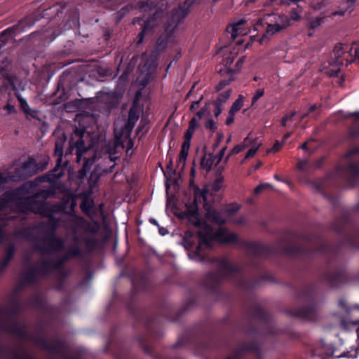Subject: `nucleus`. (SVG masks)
I'll list each match as a JSON object with an SVG mask.
<instances>
[{
  "label": "nucleus",
  "mask_w": 359,
  "mask_h": 359,
  "mask_svg": "<svg viewBox=\"0 0 359 359\" xmlns=\"http://www.w3.org/2000/svg\"><path fill=\"white\" fill-rule=\"evenodd\" d=\"M200 238L199 245L196 248V260H202L203 254L201 250L203 246L211 248L214 241L221 243H236L238 242V236L232 232H229L226 228L220 227L217 231H214L212 229L208 226H202L198 231Z\"/></svg>",
  "instance_id": "f257e3e1"
},
{
  "label": "nucleus",
  "mask_w": 359,
  "mask_h": 359,
  "mask_svg": "<svg viewBox=\"0 0 359 359\" xmlns=\"http://www.w3.org/2000/svg\"><path fill=\"white\" fill-rule=\"evenodd\" d=\"M261 23L266 27V29L264 34L259 39L258 42L263 45L266 43L273 35L290 26V19L286 15L275 13L267 14L264 15Z\"/></svg>",
  "instance_id": "f03ea898"
},
{
  "label": "nucleus",
  "mask_w": 359,
  "mask_h": 359,
  "mask_svg": "<svg viewBox=\"0 0 359 359\" xmlns=\"http://www.w3.org/2000/svg\"><path fill=\"white\" fill-rule=\"evenodd\" d=\"M332 60L341 65H348L353 62H359V44L337 43L332 51Z\"/></svg>",
  "instance_id": "7ed1b4c3"
},
{
  "label": "nucleus",
  "mask_w": 359,
  "mask_h": 359,
  "mask_svg": "<svg viewBox=\"0 0 359 359\" xmlns=\"http://www.w3.org/2000/svg\"><path fill=\"white\" fill-rule=\"evenodd\" d=\"M85 133L86 129L84 128H76L72 135L69 141V152H72L73 149H76V154L77 163L81 162L83 154L88 150V148L84 145V141L83 140Z\"/></svg>",
  "instance_id": "20e7f679"
},
{
  "label": "nucleus",
  "mask_w": 359,
  "mask_h": 359,
  "mask_svg": "<svg viewBox=\"0 0 359 359\" xmlns=\"http://www.w3.org/2000/svg\"><path fill=\"white\" fill-rule=\"evenodd\" d=\"M238 209V206H236L233 210L230 209H226L221 212H218L214 209H209L206 213V217L209 221L214 222L218 224H222L225 222V220L227 217H230Z\"/></svg>",
  "instance_id": "39448f33"
},
{
  "label": "nucleus",
  "mask_w": 359,
  "mask_h": 359,
  "mask_svg": "<svg viewBox=\"0 0 359 359\" xmlns=\"http://www.w3.org/2000/svg\"><path fill=\"white\" fill-rule=\"evenodd\" d=\"M246 21L243 19L239 20L236 22H233L227 28L226 31L229 33L231 37L234 39L238 35H245L250 32L249 27L245 28Z\"/></svg>",
  "instance_id": "423d86ee"
},
{
  "label": "nucleus",
  "mask_w": 359,
  "mask_h": 359,
  "mask_svg": "<svg viewBox=\"0 0 359 359\" xmlns=\"http://www.w3.org/2000/svg\"><path fill=\"white\" fill-rule=\"evenodd\" d=\"M243 62H244V59L243 58H241L237 62V63H236L237 69H227L226 68V69H224V70L222 71V72H224L223 74L226 73L227 74H229L230 75V78L229 79H227V80H226V79L222 80V81H221L218 83V85L217 86V91H219L222 89H223L226 86L229 85L230 83V82L234 79L233 77H231V76L233 74H236V73H237L238 72L240 71L241 66L243 65Z\"/></svg>",
  "instance_id": "0eeeda50"
},
{
  "label": "nucleus",
  "mask_w": 359,
  "mask_h": 359,
  "mask_svg": "<svg viewBox=\"0 0 359 359\" xmlns=\"http://www.w3.org/2000/svg\"><path fill=\"white\" fill-rule=\"evenodd\" d=\"M341 67L342 65L338 62H335L331 57L328 64L325 65L324 72L329 76H335L341 70Z\"/></svg>",
  "instance_id": "6e6552de"
},
{
  "label": "nucleus",
  "mask_w": 359,
  "mask_h": 359,
  "mask_svg": "<svg viewBox=\"0 0 359 359\" xmlns=\"http://www.w3.org/2000/svg\"><path fill=\"white\" fill-rule=\"evenodd\" d=\"M66 141V137L62 135L58 137L55 146V155L57 156V164H60L62 161L63 148Z\"/></svg>",
  "instance_id": "1a4fd4ad"
},
{
  "label": "nucleus",
  "mask_w": 359,
  "mask_h": 359,
  "mask_svg": "<svg viewBox=\"0 0 359 359\" xmlns=\"http://www.w3.org/2000/svg\"><path fill=\"white\" fill-rule=\"evenodd\" d=\"M252 142V137L248 136L243 143L242 144H237L236 145L231 151L229 153L226 158V161L225 162L227 161L228 158L229 156L231 155H235V154H238L239 152H241L243 149H245V147L250 146V143Z\"/></svg>",
  "instance_id": "9d476101"
},
{
  "label": "nucleus",
  "mask_w": 359,
  "mask_h": 359,
  "mask_svg": "<svg viewBox=\"0 0 359 359\" xmlns=\"http://www.w3.org/2000/svg\"><path fill=\"white\" fill-rule=\"evenodd\" d=\"M215 159L212 153L205 154L201 161V168L210 171L212 168Z\"/></svg>",
  "instance_id": "9b49d317"
},
{
  "label": "nucleus",
  "mask_w": 359,
  "mask_h": 359,
  "mask_svg": "<svg viewBox=\"0 0 359 359\" xmlns=\"http://www.w3.org/2000/svg\"><path fill=\"white\" fill-rule=\"evenodd\" d=\"M198 127V120L196 117H193L189 121V128L187 130L184 137L191 139L196 129Z\"/></svg>",
  "instance_id": "f8f14e48"
},
{
  "label": "nucleus",
  "mask_w": 359,
  "mask_h": 359,
  "mask_svg": "<svg viewBox=\"0 0 359 359\" xmlns=\"http://www.w3.org/2000/svg\"><path fill=\"white\" fill-rule=\"evenodd\" d=\"M244 102V97L241 95L238 96V97L235 100V102L233 103L231 107V113L235 114L236 112L238 111L241 107L243 106Z\"/></svg>",
  "instance_id": "ddd939ff"
},
{
  "label": "nucleus",
  "mask_w": 359,
  "mask_h": 359,
  "mask_svg": "<svg viewBox=\"0 0 359 359\" xmlns=\"http://www.w3.org/2000/svg\"><path fill=\"white\" fill-rule=\"evenodd\" d=\"M189 154V150L185 149H182L180 150L178 158V166L181 167L183 169L185 166L186 160Z\"/></svg>",
  "instance_id": "4468645a"
},
{
  "label": "nucleus",
  "mask_w": 359,
  "mask_h": 359,
  "mask_svg": "<svg viewBox=\"0 0 359 359\" xmlns=\"http://www.w3.org/2000/svg\"><path fill=\"white\" fill-rule=\"evenodd\" d=\"M353 0H346L341 4V8L344 11L341 13H337L339 15H343L346 12H351L353 10Z\"/></svg>",
  "instance_id": "2eb2a0df"
},
{
  "label": "nucleus",
  "mask_w": 359,
  "mask_h": 359,
  "mask_svg": "<svg viewBox=\"0 0 359 359\" xmlns=\"http://www.w3.org/2000/svg\"><path fill=\"white\" fill-rule=\"evenodd\" d=\"M94 163V159H84V163L83 168L79 170V175L80 178H83L87 172L90 165Z\"/></svg>",
  "instance_id": "dca6fc26"
},
{
  "label": "nucleus",
  "mask_w": 359,
  "mask_h": 359,
  "mask_svg": "<svg viewBox=\"0 0 359 359\" xmlns=\"http://www.w3.org/2000/svg\"><path fill=\"white\" fill-rule=\"evenodd\" d=\"M224 180V179L223 176L220 175H218L212 184V189L214 191H219L223 187Z\"/></svg>",
  "instance_id": "f3484780"
},
{
  "label": "nucleus",
  "mask_w": 359,
  "mask_h": 359,
  "mask_svg": "<svg viewBox=\"0 0 359 359\" xmlns=\"http://www.w3.org/2000/svg\"><path fill=\"white\" fill-rule=\"evenodd\" d=\"M93 202L91 200L84 199L81 204V208L83 212L89 215L93 208Z\"/></svg>",
  "instance_id": "a211bd4d"
},
{
  "label": "nucleus",
  "mask_w": 359,
  "mask_h": 359,
  "mask_svg": "<svg viewBox=\"0 0 359 359\" xmlns=\"http://www.w3.org/2000/svg\"><path fill=\"white\" fill-rule=\"evenodd\" d=\"M261 146V142L255 141L251 146L250 149L248 150L245 155V158H249L253 157L258 149Z\"/></svg>",
  "instance_id": "6ab92c4d"
},
{
  "label": "nucleus",
  "mask_w": 359,
  "mask_h": 359,
  "mask_svg": "<svg viewBox=\"0 0 359 359\" xmlns=\"http://www.w3.org/2000/svg\"><path fill=\"white\" fill-rule=\"evenodd\" d=\"M236 53L232 54L231 52L225 53L222 60L224 65L227 67L228 65H231L236 56Z\"/></svg>",
  "instance_id": "aec40b11"
},
{
  "label": "nucleus",
  "mask_w": 359,
  "mask_h": 359,
  "mask_svg": "<svg viewBox=\"0 0 359 359\" xmlns=\"http://www.w3.org/2000/svg\"><path fill=\"white\" fill-rule=\"evenodd\" d=\"M303 12V8L298 6L297 8H294L291 11L290 18L294 21H299L301 19V15Z\"/></svg>",
  "instance_id": "412c9836"
},
{
  "label": "nucleus",
  "mask_w": 359,
  "mask_h": 359,
  "mask_svg": "<svg viewBox=\"0 0 359 359\" xmlns=\"http://www.w3.org/2000/svg\"><path fill=\"white\" fill-rule=\"evenodd\" d=\"M323 22V18L320 17H316L313 19H311L309 23V27L315 29L319 27Z\"/></svg>",
  "instance_id": "4be33fe9"
},
{
  "label": "nucleus",
  "mask_w": 359,
  "mask_h": 359,
  "mask_svg": "<svg viewBox=\"0 0 359 359\" xmlns=\"http://www.w3.org/2000/svg\"><path fill=\"white\" fill-rule=\"evenodd\" d=\"M231 94V90L228 89L227 90L220 93L215 100V102H219L220 104H223L224 102H226L229 98L230 97Z\"/></svg>",
  "instance_id": "5701e85b"
},
{
  "label": "nucleus",
  "mask_w": 359,
  "mask_h": 359,
  "mask_svg": "<svg viewBox=\"0 0 359 359\" xmlns=\"http://www.w3.org/2000/svg\"><path fill=\"white\" fill-rule=\"evenodd\" d=\"M139 116L134 109H130L128 113V124H131L133 126L138 120Z\"/></svg>",
  "instance_id": "b1692460"
},
{
  "label": "nucleus",
  "mask_w": 359,
  "mask_h": 359,
  "mask_svg": "<svg viewBox=\"0 0 359 359\" xmlns=\"http://www.w3.org/2000/svg\"><path fill=\"white\" fill-rule=\"evenodd\" d=\"M34 165V162L32 161H29L25 163L21 167L22 170V175L26 176L31 174V172L28 170L29 168H31Z\"/></svg>",
  "instance_id": "393cba45"
},
{
  "label": "nucleus",
  "mask_w": 359,
  "mask_h": 359,
  "mask_svg": "<svg viewBox=\"0 0 359 359\" xmlns=\"http://www.w3.org/2000/svg\"><path fill=\"white\" fill-rule=\"evenodd\" d=\"M313 313V310L311 309H307L304 311H301L298 313V316L305 319H311V316Z\"/></svg>",
  "instance_id": "a878e982"
},
{
  "label": "nucleus",
  "mask_w": 359,
  "mask_h": 359,
  "mask_svg": "<svg viewBox=\"0 0 359 359\" xmlns=\"http://www.w3.org/2000/svg\"><path fill=\"white\" fill-rule=\"evenodd\" d=\"M264 94V88H259L256 90L255 92L252 97V104H255L260 97H262Z\"/></svg>",
  "instance_id": "bb28decb"
},
{
  "label": "nucleus",
  "mask_w": 359,
  "mask_h": 359,
  "mask_svg": "<svg viewBox=\"0 0 359 359\" xmlns=\"http://www.w3.org/2000/svg\"><path fill=\"white\" fill-rule=\"evenodd\" d=\"M205 127L206 129L210 130L212 132H215L217 128V123L212 119H208L205 124Z\"/></svg>",
  "instance_id": "cd10ccee"
},
{
  "label": "nucleus",
  "mask_w": 359,
  "mask_h": 359,
  "mask_svg": "<svg viewBox=\"0 0 359 359\" xmlns=\"http://www.w3.org/2000/svg\"><path fill=\"white\" fill-rule=\"evenodd\" d=\"M213 104L215 107V109L214 110V115L216 118H217L222 113L223 109H222V104H220L219 102H214Z\"/></svg>",
  "instance_id": "c85d7f7f"
},
{
  "label": "nucleus",
  "mask_w": 359,
  "mask_h": 359,
  "mask_svg": "<svg viewBox=\"0 0 359 359\" xmlns=\"http://www.w3.org/2000/svg\"><path fill=\"white\" fill-rule=\"evenodd\" d=\"M295 112L290 113L288 114L285 115L281 120V124L283 126L285 127L287 126V121H292V118L295 115Z\"/></svg>",
  "instance_id": "c756f323"
},
{
  "label": "nucleus",
  "mask_w": 359,
  "mask_h": 359,
  "mask_svg": "<svg viewBox=\"0 0 359 359\" xmlns=\"http://www.w3.org/2000/svg\"><path fill=\"white\" fill-rule=\"evenodd\" d=\"M226 147H224L223 148H222L220 149L218 154H217L216 156H213L214 159L217 160V163H219L224 158L225 152H226Z\"/></svg>",
  "instance_id": "7c9ffc66"
},
{
  "label": "nucleus",
  "mask_w": 359,
  "mask_h": 359,
  "mask_svg": "<svg viewBox=\"0 0 359 359\" xmlns=\"http://www.w3.org/2000/svg\"><path fill=\"white\" fill-rule=\"evenodd\" d=\"M203 99V96L201 95V97H199V99L198 100L192 102L190 105V108H189L190 111H194V110L198 109L199 107V104Z\"/></svg>",
  "instance_id": "2f4dec72"
},
{
  "label": "nucleus",
  "mask_w": 359,
  "mask_h": 359,
  "mask_svg": "<svg viewBox=\"0 0 359 359\" xmlns=\"http://www.w3.org/2000/svg\"><path fill=\"white\" fill-rule=\"evenodd\" d=\"M284 143L281 142H276L274 145L273 146V147L271 149H270L269 150L267 151V152H271V151H273V152H276L278 151L280 148L281 147L283 146Z\"/></svg>",
  "instance_id": "473e14b6"
},
{
  "label": "nucleus",
  "mask_w": 359,
  "mask_h": 359,
  "mask_svg": "<svg viewBox=\"0 0 359 359\" xmlns=\"http://www.w3.org/2000/svg\"><path fill=\"white\" fill-rule=\"evenodd\" d=\"M191 139H189V138H187V137H184V141L182 143V145L181 148L189 150L190 144H191Z\"/></svg>",
  "instance_id": "72a5a7b5"
},
{
  "label": "nucleus",
  "mask_w": 359,
  "mask_h": 359,
  "mask_svg": "<svg viewBox=\"0 0 359 359\" xmlns=\"http://www.w3.org/2000/svg\"><path fill=\"white\" fill-rule=\"evenodd\" d=\"M206 111H207V109L205 107H203L201 109V110L198 112L196 113L195 117L198 121V119H201L205 115Z\"/></svg>",
  "instance_id": "f704fd0d"
},
{
  "label": "nucleus",
  "mask_w": 359,
  "mask_h": 359,
  "mask_svg": "<svg viewBox=\"0 0 359 359\" xmlns=\"http://www.w3.org/2000/svg\"><path fill=\"white\" fill-rule=\"evenodd\" d=\"M13 176H8V177H4L3 174L0 173V191L2 189L1 185L8 181V178L13 179Z\"/></svg>",
  "instance_id": "c9c22d12"
},
{
  "label": "nucleus",
  "mask_w": 359,
  "mask_h": 359,
  "mask_svg": "<svg viewBox=\"0 0 359 359\" xmlns=\"http://www.w3.org/2000/svg\"><path fill=\"white\" fill-rule=\"evenodd\" d=\"M234 114H231V111H229V117L226 118V125H230L233 122V120H234Z\"/></svg>",
  "instance_id": "e433bc0d"
},
{
  "label": "nucleus",
  "mask_w": 359,
  "mask_h": 359,
  "mask_svg": "<svg viewBox=\"0 0 359 359\" xmlns=\"http://www.w3.org/2000/svg\"><path fill=\"white\" fill-rule=\"evenodd\" d=\"M5 109L7 110L8 114H13V113L15 112V109L14 106L10 104H6L5 107Z\"/></svg>",
  "instance_id": "4c0bfd02"
},
{
  "label": "nucleus",
  "mask_w": 359,
  "mask_h": 359,
  "mask_svg": "<svg viewBox=\"0 0 359 359\" xmlns=\"http://www.w3.org/2000/svg\"><path fill=\"white\" fill-rule=\"evenodd\" d=\"M351 116H354L355 118V119H358L359 118V113L358 112H355V113H353V114H348L345 116V118H348V117H351Z\"/></svg>",
  "instance_id": "58836bf2"
},
{
  "label": "nucleus",
  "mask_w": 359,
  "mask_h": 359,
  "mask_svg": "<svg viewBox=\"0 0 359 359\" xmlns=\"http://www.w3.org/2000/svg\"><path fill=\"white\" fill-rule=\"evenodd\" d=\"M264 189V185L259 184L255 189V194H259Z\"/></svg>",
  "instance_id": "ea45409f"
},
{
  "label": "nucleus",
  "mask_w": 359,
  "mask_h": 359,
  "mask_svg": "<svg viewBox=\"0 0 359 359\" xmlns=\"http://www.w3.org/2000/svg\"><path fill=\"white\" fill-rule=\"evenodd\" d=\"M306 164V161H301L298 163L297 166L299 169H302Z\"/></svg>",
  "instance_id": "a19ab883"
},
{
  "label": "nucleus",
  "mask_w": 359,
  "mask_h": 359,
  "mask_svg": "<svg viewBox=\"0 0 359 359\" xmlns=\"http://www.w3.org/2000/svg\"><path fill=\"white\" fill-rule=\"evenodd\" d=\"M292 135V133H287L285 135L283 140L282 141L283 143H284L287 139H288Z\"/></svg>",
  "instance_id": "79ce46f5"
},
{
  "label": "nucleus",
  "mask_w": 359,
  "mask_h": 359,
  "mask_svg": "<svg viewBox=\"0 0 359 359\" xmlns=\"http://www.w3.org/2000/svg\"><path fill=\"white\" fill-rule=\"evenodd\" d=\"M20 101V103H21V105L22 107H24L25 105H27V102H26L25 100L22 99V98H19Z\"/></svg>",
  "instance_id": "37998d69"
},
{
  "label": "nucleus",
  "mask_w": 359,
  "mask_h": 359,
  "mask_svg": "<svg viewBox=\"0 0 359 359\" xmlns=\"http://www.w3.org/2000/svg\"><path fill=\"white\" fill-rule=\"evenodd\" d=\"M195 86H196V84H194V85L191 87V90L189 91V93H187V97H189V96L191 95V94L192 93V92H193V90H194V88H195Z\"/></svg>",
  "instance_id": "c03bdc74"
},
{
  "label": "nucleus",
  "mask_w": 359,
  "mask_h": 359,
  "mask_svg": "<svg viewBox=\"0 0 359 359\" xmlns=\"http://www.w3.org/2000/svg\"><path fill=\"white\" fill-rule=\"evenodd\" d=\"M339 305L341 306V307H345L346 306V302H345V300L344 299H341L339 302Z\"/></svg>",
  "instance_id": "a18cd8bd"
},
{
  "label": "nucleus",
  "mask_w": 359,
  "mask_h": 359,
  "mask_svg": "<svg viewBox=\"0 0 359 359\" xmlns=\"http://www.w3.org/2000/svg\"><path fill=\"white\" fill-rule=\"evenodd\" d=\"M316 109V105L314 104V105H312L309 107V111H314L315 109Z\"/></svg>",
  "instance_id": "49530a36"
},
{
  "label": "nucleus",
  "mask_w": 359,
  "mask_h": 359,
  "mask_svg": "<svg viewBox=\"0 0 359 359\" xmlns=\"http://www.w3.org/2000/svg\"><path fill=\"white\" fill-rule=\"evenodd\" d=\"M150 222H151L152 224H155V225H156V226H158V224L157 221H156L155 219H150Z\"/></svg>",
  "instance_id": "de8ad7c7"
},
{
  "label": "nucleus",
  "mask_w": 359,
  "mask_h": 359,
  "mask_svg": "<svg viewBox=\"0 0 359 359\" xmlns=\"http://www.w3.org/2000/svg\"><path fill=\"white\" fill-rule=\"evenodd\" d=\"M302 149H306L307 147V142H304L302 146L300 147Z\"/></svg>",
  "instance_id": "09e8293b"
},
{
  "label": "nucleus",
  "mask_w": 359,
  "mask_h": 359,
  "mask_svg": "<svg viewBox=\"0 0 359 359\" xmlns=\"http://www.w3.org/2000/svg\"><path fill=\"white\" fill-rule=\"evenodd\" d=\"M144 33V29H142V31L140 33V36L141 37V39H142Z\"/></svg>",
  "instance_id": "8fccbe9b"
},
{
  "label": "nucleus",
  "mask_w": 359,
  "mask_h": 359,
  "mask_svg": "<svg viewBox=\"0 0 359 359\" xmlns=\"http://www.w3.org/2000/svg\"><path fill=\"white\" fill-rule=\"evenodd\" d=\"M53 241L58 243L60 247L62 246L61 241H60V240H54Z\"/></svg>",
  "instance_id": "3c124183"
},
{
  "label": "nucleus",
  "mask_w": 359,
  "mask_h": 359,
  "mask_svg": "<svg viewBox=\"0 0 359 359\" xmlns=\"http://www.w3.org/2000/svg\"><path fill=\"white\" fill-rule=\"evenodd\" d=\"M261 165H262V163L261 162H258L257 164L256 165V168H259Z\"/></svg>",
  "instance_id": "603ef678"
},
{
  "label": "nucleus",
  "mask_w": 359,
  "mask_h": 359,
  "mask_svg": "<svg viewBox=\"0 0 359 359\" xmlns=\"http://www.w3.org/2000/svg\"><path fill=\"white\" fill-rule=\"evenodd\" d=\"M262 185H264V189L266 188V187H271V185L269 184H263Z\"/></svg>",
  "instance_id": "864d4df0"
},
{
  "label": "nucleus",
  "mask_w": 359,
  "mask_h": 359,
  "mask_svg": "<svg viewBox=\"0 0 359 359\" xmlns=\"http://www.w3.org/2000/svg\"><path fill=\"white\" fill-rule=\"evenodd\" d=\"M159 232L161 235H165V232H163V230L159 229Z\"/></svg>",
  "instance_id": "5fc2aeb1"
},
{
  "label": "nucleus",
  "mask_w": 359,
  "mask_h": 359,
  "mask_svg": "<svg viewBox=\"0 0 359 359\" xmlns=\"http://www.w3.org/2000/svg\"><path fill=\"white\" fill-rule=\"evenodd\" d=\"M243 222H244V220H243H243H241V221L239 220V221H237V222H236V223H237V224H241V223H243Z\"/></svg>",
  "instance_id": "6e6d98bb"
},
{
  "label": "nucleus",
  "mask_w": 359,
  "mask_h": 359,
  "mask_svg": "<svg viewBox=\"0 0 359 359\" xmlns=\"http://www.w3.org/2000/svg\"><path fill=\"white\" fill-rule=\"evenodd\" d=\"M46 207V204L41 205V209H43Z\"/></svg>",
  "instance_id": "4d7b16f0"
},
{
  "label": "nucleus",
  "mask_w": 359,
  "mask_h": 359,
  "mask_svg": "<svg viewBox=\"0 0 359 359\" xmlns=\"http://www.w3.org/2000/svg\"><path fill=\"white\" fill-rule=\"evenodd\" d=\"M274 179H275V180H279V179H278V176H277V175H275V176H274Z\"/></svg>",
  "instance_id": "13d9d810"
},
{
  "label": "nucleus",
  "mask_w": 359,
  "mask_h": 359,
  "mask_svg": "<svg viewBox=\"0 0 359 359\" xmlns=\"http://www.w3.org/2000/svg\"><path fill=\"white\" fill-rule=\"evenodd\" d=\"M7 32H8V30H5L4 32H2V34H7Z\"/></svg>",
  "instance_id": "bf43d9fd"
},
{
  "label": "nucleus",
  "mask_w": 359,
  "mask_h": 359,
  "mask_svg": "<svg viewBox=\"0 0 359 359\" xmlns=\"http://www.w3.org/2000/svg\"><path fill=\"white\" fill-rule=\"evenodd\" d=\"M248 46H249V43H247L245 47V49H246L248 47Z\"/></svg>",
  "instance_id": "052dcab7"
},
{
  "label": "nucleus",
  "mask_w": 359,
  "mask_h": 359,
  "mask_svg": "<svg viewBox=\"0 0 359 359\" xmlns=\"http://www.w3.org/2000/svg\"><path fill=\"white\" fill-rule=\"evenodd\" d=\"M358 151L355 149V150H353L351 152L352 153H355V152H357Z\"/></svg>",
  "instance_id": "680f3d73"
},
{
  "label": "nucleus",
  "mask_w": 359,
  "mask_h": 359,
  "mask_svg": "<svg viewBox=\"0 0 359 359\" xmlns=\"http://www.w3.org/2000/svg\"><path fill=\"white\" fill-rule=\"evenodd\" d=\"M40 213L42 214V215H45V213L42 211H40Z\"/></svg>",
  "instance_id": "e2e57ef3"
},
{
  "label": "nucleus",
  "mask_w": 359,
  "mask_h": 359,
  "mask_svg": "<svg viewBox=\"0 0 359 359\" xmlns=\"http://www.w3.org/2000/svg\"><path fill=\"white\" fill-rule=\"evenodd\" d=\"M230 141V138H229L226 142H229Z\"/></svg>",
  "instance_id": "0e129e2a"
},
{
  "label": "nucleus",
  "mask_w": 359,
  "mask_h": 359,
  "mask_svg": "<svg viewBox=\"0 0 359 359\" xmlns=\"http://www.w3.org/2000/svg\"><path fill=\"white\" fill-rule=\"evenodd\" d=\"M249 1L252 2V1H255L256 0H249Z\"/></svg>",
  "instance_id": "69168bd1"
},
{
  "label": "nucleus",
  "mask_w": 359,
  "mask_h": 359,
  "mask_svg": "<svg viewBox=\"0 0 359 359\" xmlns=\"http://www.w3.org/2000/svg\"><path fill=\"white\" fill-rule=\"evenodd\" d=\"M258 25H259V24H257L256 26H258ZM255 29H257V27H255Z\"/></svg>",
  "instance_id": "338daca9"
},
{
  "label": "nucleus",
  "mask_w": 359,
  "mask_h": 359,
  "mask_svg": "<svg viewBox=\"0 0 359 359\" xmlns=\"http://www.w3.org/2000/svg\"><path fill=\"white\" fill-rule=\"evenodd\" d=\"M227 359H231V358H227Z\"/></svg>",
  "instance_id": "774afa93"
}]
</instances>
